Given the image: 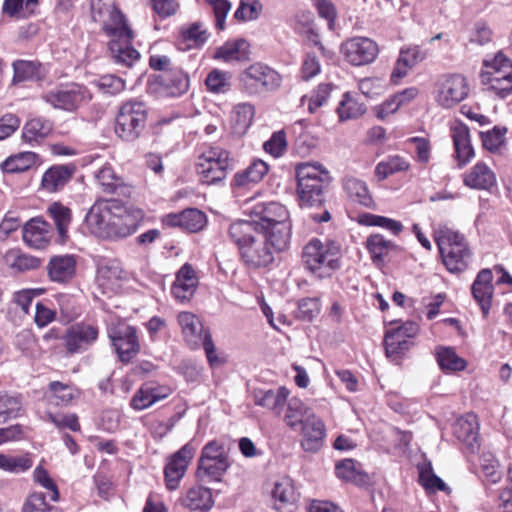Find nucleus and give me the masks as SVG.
Wrapping results in <instances>:
<instances>
[{
  "mask_svg": "<svg viewBox=\"0 0 512 512\" xmlns=\"http://www.w3.org/2000/svg\"><path fill=\"white\" fill-rule=\"evenodd\" d=\"M144 217V211L133 205L117 200H100L89 209L85 221L95 235L104 239L122 240L138 230Z\"/></svg>",
  "mask_w": 512,
  "mask_h": 512,
  "instance_id": "obj_1",
  "label": "nucleus"
},
{
  "mask_svg": "<svg viewBox=\"0 0 512 512\" xmlns=\"http://www.w3.org/2000/svg\"><path fill=\"white\" fill-rule=\"evenodd\" d=\"M229 236L238 246L244 263L252 268L267 267L274 261V251L265 240L257 223L246 220L234 222Z\"/></svg>",
  "mask_w": 512,
  "mask_h": 512,
  "instance_id": "obj_2",
  "label": "nucleus"
},
{
  "mask_svg": "<svg viewBox=\"0 0 512 512\" xmlns=\"http://www.w3.org/2000/svg\"><path fill=\"white\" fill-rule=\"evenodd\" d=\"M297 194L302 207L322 203L323 190L331 182L329 171L319 162H303L296 166Z\"/></svg>",
  "mask_w": 512,
  "mask_h": 512,
  "instance_id": "obj_3",
  "label": "nucleus"
},
{
  "mask_svg": "<svg viewBox=\"0 0 512 512\" xmlns=\"http://www.w3.org/2000/svg\"><path fill=\"white\" fill-rule=\"evenodd\" d=\"M302 260L317 277H330L341 266L340 245L335 241L313 238L304 246Z\"/></svg>",
  "mask_w": 512,
  "mask_h": 512,
  "instance_id": "obj_4",
  "label": "nucleus"
},
{
  "mask_svg": "<svg viewBox=\"0 0 512 512\" xmlns=\"http://www.w3.org/2000/svg\"><path fill=\"white\" fill-rule=\"evenodd\" d=\"M444 265L451 273L464 271L471 260V251L465 237L450 228H439L434 233Z\"/></svg>",
  "mask_w": 512,
  "mask_h": 512,
  "instance_id": "obj_5",
  "label": "nucleus"
},
{
  "mask_svg": "<svg viewBox=\"0 0 512 512\" xmlns=\"http://www.w3.org/2000/svg\"><path fill=\"white\" fill-rule=\"evenodd\" d=\"M91 15L110 40L133 38V31L114 0H91Z\"/></svg>",
  "mask_w": 512,
  "mask_h": 512,
  "instance_id": "obj_6",
  "label": "nucleus"
},
{
  "mask_svg": "<svg viewBox=\"0 0 512 512\" xmlns=\"http://www.w3.org/2000/svg\"><path fill=\"white\" fill-rule=\"evenodd\" d=\"M146 105L137 100L123 103L115 118V133L126 142L137 140L143 133L147 122Z\"/></svg>",
  "mask_w": 512,
  "mask_h": 512,
  "instance_id": "obj_7",
  "label": "nucleus"
},
{
  "mask_svg": "<svg viewBox=\"0 0 512 512\" xmlns=\"http://www.w3.org/2000/svg\"><path fill=\"white\" fill-rule=\"evenodd\" d=\"M230 467L225 445L217 440L206 443L198 461L196 476L204 483L220 482Z\"/></svg>",
  "mask_w": 512,
  "mask_h": 512,
  "instance_id": "obj_8",
  "label": "nucleus"
},
{
  "mask_svg": "<svg viewBox=\"0 0 512 512\" xmlns=\"http://www.w3.org/2000/svg\"><path fill=\"white\" fill-rule=\"evenodd\" d=\"M177 321L181 327L183 337L186 343L192 348H204L209 364L214 367L221 365L223 362L216 355L215 345L211 334L208 330H204L203 324L199 318L191 312H180Z\"/></svg>",
  "mask_w": 512,
  "mask_h": 512,
  "instance_id": "obj_9",
  "label": "nucleus"
},
{
  "mask_svg": "<svg viewBox=\"0 0 512 512\" xmlns=\"http://www.w3.org/2000/svg\"><path fill=\"white\" fill-rule=\"evenodd\" d=\"M486 71L481 73V82L487 90L494 92L500 98L512 93V62L501 52L493 59L484 60Z\"/></svg>",
  "mask_w": 512,
  "mask_h": 512,
  "instance_id": "obj_10",
  "label": "nucleus"
},
{
  "mask_svg": "<svg viewBox=\"0 0 512 512\" xmlns=\"http://www.w3.org/2000/svg\"><path fill=\"white\" fill-rule=\"evenodd\" d=\"M231 166L228 151L220 147H208L198 157L196 172L202 183L212 185L222 182Z\"/></svg>",
  "mask_w": 512,
  "mask_h": 512,
  "instance_id": "obj_11",
  "label": "nucleus"
},
{
  "mask_svg": "<svg viewBox=\"0 0 512 512\" xmlns=\"http://www.w3.org/2000/svg\"><path fill=\"white\" fill-rule=\"evenodd\" d=\"M240 84L250 95L272 92L281 86V75L262 63H254L246 68L240 76Z\"/></svg>",
  "mask_w": 512,
  "mask_h": 512,
  "instance_id": "obj_12",
  "label": "nucleus"
},
{
  "mask_svg": "<svg viewBox=\"0 0 512 512\" xmlns=\"http://www.w3.org/2000/svg\"><path fill=\"white\" fill-rule=\"evenodd\" d=\"M41 98L55 109L72 112L88 102L91 95L86 87L71 83L46 91Z\"/></svg>",
  "mask_w": 512,
  "mask_h": 512,
  "instance_id": "obj_13",
  "label": "nucleus"
},
{
  "mask_svg": "<svg viewBox=\"0 0 512 512\" xmlns=\"http://www.w3.org/2000/svg\"><path fill=\"white\" fill-rule=\"evenodd\" d=\"M419 326L415 322H405L396 328L386 330L384 346L386 356L398 361L413 346L412 339L418 334Z\"/></svg>",
  "mask_w": 512,
  "mask_h": 512,
  "instance_id": "obj_14",
  "label": "nucleus"
},
{
  "mask_svg": "<svg viewBox=\"0 0 512 512\" xmlns=\"http://www.w3.org/2000/svg\"><path fill=\"white\" fill-rule=\"evenodd\" d=\"M341 53L348 63L353 66H363L372 63L379 54L378 44L368 37H353L342 43Z\"/></svg>",
  "mask_w": 512,
  "mask_h": 512,
  "instance_id": "obj_15",
  "label": "nucleus"
},
{
  "mask_svg": "<svg viewBox=\"0 0 512 512\" xmlns=\"http://www.w3.org/2000/svg\"><path fill=\"white\" fill-rule=\"evenodd\" d=\"M196 447L186 443L177 452L172 454L164 468L165 484L168 490H176L184 477L188 464L193 459Z\"/></svg>",
  "mask_w": 512,
  "mask_h": 512,
  "instance_id": "obj_16",
  "label": "nucleus"
},
{
  "mask_svg": "<svg viewBox=\"0 0 512 512\" xmlns=\"http://www.w3.org/2000/svg\"><path fill=\"white\" fill-rule=\"evenodd\" d=\"M468 92L467 81L462 75H447L438 83L436 100L442 107L450 108L463 101Z\"/></svg>",
  "mask_w": 512,
  "mask_h": 512,
  "instance_id": "obj_17",
  "label": "nucleus"
},
{
  "mask_svg": "<svg viewBox=\"0 0 512 512\" xmlns=\"http://www.w3.org/2000/svg\"><path fill=\"white\" fill-rule=\"evenodd\" d=\"M99 335L97 326L88 323H77L69 327L64 335V343L69 353L86 351L93 345Z\"/></svg>",
  "mask_w": 512,
  "mask_h": 512,
  "instance_id": "obj_18",
  "label": "nucleus"
},
{
  "mask_svg": "<svg viewBox=\"0 0 512 512\" xmlns=\"http://www.w3.org/2000/svg\"><path fill=\"white\" fill-rule=\"evenodd\" d=\"M109 338L121 362H130L140 351L136 329L126 325L109 332Z\"/></svg>",
  "mask_w": 512,
  "mask_h": 512,
  "instance_id": "obj_19",
  "label": "nucleus"
},
{
  "mask_svg": "<svg viewBox=\"0 0 512 512\" xmlns=\"http://www.w3.org/2000/svg\"><path fill=\"white\" fill-rule=\"evenodd\" d=\"M76 267L77 260L74 255H55L46 265L47 276L51 282L67 284L75 277Z\"/></svg>",
  "mask_w": 512,
  "mask_h": 512,
  "instance_id": "obj_20",
  "label": "nucleus"
},
{
  "mask_svg": "<svg viewBox=\"0 0 512 512\" xmlns=\"http://www.w3.org/2000/svg\"><path fill=\"white\" fill-rule=\"evenodd\" d=\"M453 434L471 452H474L479 447V423L477 416L473 413H467L458 418L453 425Z\"/></svg>",
  "mask_w": 512,
  "mask_h": 512,
  "instance_id": "obj_21",
  "label": "nucleus"
},
{
  "mask_svg": "<svg viewBox=\"0 0 512 512\" xmlns=\"http://www.w3.org/2000/svg\"><path fill=\"white\" fill-rule=\"evenodd\" d=\"M427 53L417 45L404 46L400 49L399 57L391 73V80L397 83L407 76L410 69L424 61Z\"/></svg>",
  "mask_w": 512,
  "mask_h": 512,
  "instance_id": "obj_22",
  "label": "nucleus"
},
{
  "mask_svg": "<svg viewBox=\"0 0 512 512\" xmlns=\"http://www.w3.org/2000/svg\"><path fill=\"white\" fill-rule=\"evenodd\" d=\"M302 440L301 445L306 451L315 452L320 449L326 435L324 422L315 414L307 416L305 422L300 425Z\"/></svg>",
  "mask_w": 512,
  "mask_h": 512,
  "instance_id": "obj_23",
  "label": "nucleus"
},
{
  "mask_svg": "<svg viewBox=\"0 0 512 512\" xmlns=\"http://www.w3.org/2000/svg\"><path fill=\"white\" fill-rule=\"evenodd\" d=\"M254 214L259 221H254L259 226V230L269 228L270 226L289 223L290 216L286 207L277 202L261 203L254 207Z\"/></svg>",
  "mask_w": 512,
  "mask_h": 512,
  "instance_id": "obj_24",
  "label": "nucleus"
},
{
  "mask_svg": "<svg viewBox=\"0 0 512 512\" xmlns=\"http://www.w3.org/2000/svg\"><path fill=\"white\" fill-rule=\"evenodd\" d=\"M52 237L51 226L41 218H33L23 227V240L31 248H45Z\"/></svg>",
  "mask_w": 512,
  "mask_h": 512,
  "instance_id": "obj_25",
  "label": "nucleus"
},
{
  "mask_svg": "<svg viewBox=\"0 0 512 512\" xmlns=\"http://www.w3.org/2000/svg\"><path fill=\"white\" fill-rule=\"evenodd\" d=\"M169 227H180L190 232H198L206 224V216L198 209H186L178 214H169L163 219Z\"/></svg>",
  "mask_w": 512,
  "mask_h": 512,
  "instance_id": "obj_26",
  "label": "nucleus"
},
{
  "mask_svg": "<svg viewBox=\"0 0 512 512\" xmlns=\"http://www.w3.org/2000/svg\"><path fill=\"white\" fill-rule=\"evenodd\" d=\"M171 394L168 387L156 386L154 384H144L134 394L130 405L135 410H144L154 403L165 399Z\"/></svg>",
  "mask_w": 512,
  "mask_h": 512,
  "instance_id": "obj_27",
  "label": "nucleus"
},
{
  "mask_svg": "<svg viewBox=\"0 0 512 512\" xmlns=\"http://www.w3.org/2000/svg\"><path fill=\"white\" fill-rule=\"evenodd\" d=\"M451 137L453 139L458 165L463 166L475 155L471 145L469 128L462 123L456 124L451 128Z\"/></svg>",
  "mask_w": 512,
  "mask_h": 512,
  "instance_id": "obj_28",
  "label": "nucleus"
},
{
  "mask_svg": "<svg viewBox=\"0 0 512 512\" xmlns=\"http://www.w3.org/2000/svg\"><path fill=\"white\" fill-rule=\"evenodd\" d=\"M181 504L190 511L208 512L213 507L214 500L209 488L193 486L183 495Z\"/></svg>",
  "mask_w": 512,
  "mask_h": 512,
  "instance_id": "obj_29",
  "label": "nucleus"
},
{
  "mask_svg": "<svg viewBox=\"0 0 512 512\" xmlns=\"http://www.w3.org/2000/svg\"><path fill=\"white\" fill-rule=\"evenodd\" d=\"M74 171L73 165H53L43 174L41 186L50 193L57 192L70 181Z\"/></svg>",
  "mask_w": 512,
  "mask_h": 512,
  "instance_id": "obj_30",
  "label": "nucleus"
},
{
  "mask_svg": "<svg viewBox=\"0 0 512 512\" xmlns=\"http://www.w3.org/2000/svg\"><path fill=\"white\" fill-rule=\"evenodd\" d=\"M289 395V390L284 387L277 389H256L253 392L256 405L269 409L276 414H280Z\"/></svg>",
  "mask_w": 512,
  "mask_h": 512,
  "instance_id": "obj_31",
  "label": "nucleus"
},
{
  "mask_svg": "<svg viewBox=\"0 0 512 512\" xmlns=\"http://www.w3.org/2000/svg\"><path fill=\"white\" fill-rule=\"evenodd\" d=\"M496 183L495 173L484 162L476 163L465 175L464 184L467 187L487 190Z\"/></svg>",
  "mask_w": 512,
  "mask_h": 512,
  "instance_id": "obj_32",
  "label": "nucleus"
},
{
  "mask_svg": "<svg viewBox=\"0 0 512 512\" xmlns=\"http://www.w3.org/2000/svg\"><path fill=\"white\" fill-rule=\"evenodd\" d=\"M492 279L493 275L491 270L483 269L478 273L472 285L473 297L480 304L485 314L488 312L490 308L493 293V286L491 284Z\"/></svg>",
  "mask_w": 512,
  "mask_h": 512,
  "instance_id": "obj_33",
  "label": "nucleus"
},
{
  "mask_svg": "<svg viewBox=\"0 0 512 512\" xmlns=\"http://www.w3.org/2000/svg\"><path fill=\"white\" fill-rule=\"evenodd\" d=\"M249 57V43L245 39L225 42L214 53V59L224 62L244 61Z\"/></svg>",
  "mask_w": 512,
  "mask_h": 512,
  "instance_id": "obj_34",
  "label": "nucleus"
},
{
  "mask_svg": "<svg viewBox=\"0 0 512 512\" xmlns=\"http://www.w3.org/2000/svg\"><path fill=\"white\" fill-rule=\"evenodd\" d=\"M47 213L56 227L58 242L65 243L68 239V230L72 221L71 210L60 202H54L49 205Z\"/></svg>",
  "mask_w": 512,
  "mask_h": 512,
  "instance_id": "obj_35",
  "label": "nucleus"
},
{
  "mask_svg": "<svg viewBox=\"0 0 512 512\" xmlns=\"http://www.w3.org/2000/svg\"><path fill=\"white\" fill-rule=\"evenodd\" d=\"M268 172V165L262 160L253 161L246 169L234 175L232 186L247 188L260 182Z\"/></svg>",
  "mask_w": 512,
  "mask_h": 512,
  "instance_id": "obj_36",
  "label": "nucleus"
},
{
  "mask_svg": "<svg viewBox=\"0 0 512 512\" xmlns=\"http://www.w3.org/2000/svg\"><path fill=\"white\" fill-rule=\"evenodd\" d=\"M14 84L23 81H41L47 74V69L39 62L16 60L13 62Z\"/></svg>",
  "mask_w": 512,
  "mask_h": 512,
  "instance_id": "obj_37",
  "label": "nucleus"
},
{
  "mask_svg": "<svg viewBox=\"0 0 512 512\" xmlns=\"http://www.w3.org/2000/svg\"><path fill=\"white\" fill-rule=\"evenodd\" d=\"M291 222L280 225L270 226L260 229L265 235V240L269 246L276 252H282L289 247L291 240Z\"/></svg>",
  "mask_w": 512,
  "mask_h": 512,
  "instance_id": "obj_38",
  "label": "nucleus"
},
{
  "mask_svg": "<svg viewBox=\"0 0 512 512\" xmlns=\"http://www.w3.org/2000/svg\"><path fill=\"white\" fill-rule=\"evenodd\" d=\"M132 39L109 41V50L116 64L131 67L139 59V52L131 45Z\"/></svg>",
  "mask_w": 512,
  "mask_h": 512,
  "instance_id": "obj_39",
  "label": "nucleus"
},
{
  "mask_svg": "<svg viewBox=\"0 0 512 512\" xmlns=\"http://www.w3.org/2000/svg\"><path fill=\"white\" fill-rule=\"evenodd\" d=\"M98 184L103 192L109 194H124L125 185L123 179L119 177L109 164L102 166L95 174Z\"/></svg>",
  "mask_w": 512,
  "mask_h": 512,
  "instance_id": "obj_40",
  "label": "nucleus"
},
{
  "mask_svg": "<svg viewBox=\"0 0 512 512\" xmlns=\"http://www.w3.org/2000/svg\"><path fill=\"white\" fill-rule=\"evenodd\" d=\"M343 188L348 197L353 202L363 205L367 208L373 206V198L370 195L367 185L364 181L355 177H347L344 180Z\"/></svg>",
  "mask_w": 512,
  "mask_h": 512,
  "instance_id": "obj_41",
  "label": "nucleus"
},
{
  "mask_svg": "<svg viewBox=\"0 0 512 512\" xmlns=\"http://www.w3.org/2000/svg\"><path fill=\"white\" fill-rule=\"evenodd\" d=\"M8 266L17 272H28L36 270L41 266V259L26 254L17 249L9 250L5 255Z\"/></svg>",
  "mask_w": 512,
  "mask_h": 512,
  "instance_id": "obj_42",
  "label": "nucleus"
},
{
  "mask_svg": "<svg viewBox=\"0 0 512 512\" xmlns=\"http://www.w3.org/2000/svg\"><path fill=\"white\" fill-rule=\"evenodd\" d=\"M336 111L339 120L343 122L362 116L366 112V106L352 93L346 92L343 94Z\"/></svg>",
  "mask_w": 512,
  "mask_h": 512,
  "instance_id": "obj_43",
  "label": "nucleus"
},
{
  "mask_svg": "<svg viewBox=\"0 0 512 512\" xmlns=\"http://www.w3.org/2000/svg\"><path fill=\"white\" fill-rule=\"evenodd\" d=\"M78 396V390L69 384L53 381L49 384L48 401L56 406H67Z\"/></svg>",
  "mask_w": 512,
  "mask_h": 512,
  "instance_id": "obj_44",
  "label": "nucleus"
},
{
  "mask_svg": "<svg viewBox=\"0 0 512 512\" xmlns=\"http://www.w3.org/2000/svg\"><path fill=\"white\" fill-rule=\"evenodd\" d=\"M366 249L373 263L379 264L390 251L397 249V245L381 234H371L366 240Z\"/></svg>",
  "mask_w": 512,
  "mask_h": 512,
  "instance_id": "obj_45",
  "label": "nucleus"
},
{
  "mask_svg": "<svg viewBox=\"0 0 512 512\" xmlns=\"http://www.w3.org/2000/svg\"><path fill=\"white\" fill-rule=\"evenodd\" d=\"M313 414L299 398L293 397L287 402L284 421L291 429L296 430L305 422L307 416Z\"/></svg>",
  "mask_w": 512,
  "mask_h": 512,
  "instance_id": "obj_46",
  "label": "nucleus"
},
{
  "mask_svg": "<svg viewBox=\"0 0 512 512\" xmlns=\"http://www.w3.org/2000/svg\"><path fill=\"white\" fill-rule=\"evenodd\" d=\"M275 499V508L281 510L285 505L293 504L296 501V491L293 481L289 477H283L275 482L272 491Z\"/></svg>",
  "mask_w": 512,
  "mask_h": 512,
  "instance_id": "obj_47",
  "label": "nucleus"
},
{
  "mask_svg": "<svg viewBox=\"0 0 512 512\" xmlns=\"http://www.w3.org/2000/svg\"><path fill=\"white\" fill-rule=\"evenodd\" d=\"M418 470L419 482L428 493H436L437 491L450 492V488L446 483L433 472L430 462L418 466Z\"/></svg>",
  "mask_w": 512,
  "mask_h": 512,
  "instance_id": "obj_48",
  "label": "nucleus"
},
{
  "mask_svg": "<svg viewBox=\"0 0 512 512\" xmlns=\"http://www.w3.org/2000/svg\"><path fill=\"white\" fill-rule=\"evenodd\" d=\"M37 158L34 152H21L8 157L1 164V168L7 173L25 172L36 164Z\"/></svg>",
  "mask_w": 512,
  "mask_h": 512,
  "instance_id": "obj_49",
  "label": "nucleus"
},
{
  "mask_svg": "<svg viewBox=\"0 0 512 512\" xmlns=\"http://www.w3.org/2000/svg\"><path fill=\"white\" fill-rule=\"evenodd\" d=\"M336 476L343 481L354 483L358 486L366 485L369 481L368 475L355 467L352 459H345L336 464Z\"/></svg>",
  "mask_w": 512,
  "mask_h": 512,
  "instance_id": "obj_50",
  "label": "nucleus"
},
{
  "mask_svg": "<svg viewBox=\"0 0 512 512\" xmlns=\"http://www.w3.org/2000/svg\"><path fill=\"white\" fill-rule=\"evenodd\" d=\"M209 32L201 22H194L184 26L180 30V36L183 42H190L187 48L202 47L209 38Z\"/></svg>",
  "mask_w": 512,
  "mask_h": 512,
  "instance_id": "obj_51",
  "label": "nucleus"
},
{
  "mask_svg": "<svg viewBox=\"0 0 512 512\" xmlns=\"http://www.w3.org/2000/svg\"><path fill=\"white\" fill-rule=\"evenodd\" d=\"M51 131L52 123L49 120L34 118L25 124L22 137L26 142L31 143L47 137Z\"/></svg>",
  "mask_w": 512,
  "mask_h": 512,
  "instance_id": "obj_52",
  "label": "nucleus"
},
{
  "mask_svg": "<svg viewBox=\"0 0 512 512\" xmlns=\"http://www.w3.org/2000/svg\"><path fill=\"white\" fill-rule=\"evenodd\" d=\"M437 362L445 372L461 371L466 367V361L459 357L452 348L448 347L438 349Z\"/></svg>",
  "mask_w": 512,
  "mask_h": 512,
  "instance_id": "obj_53",
  "label": "nucleus"
},
{
  "mask_svg": "<svg viewBox=\"0 0 512 512\" xmlns=\"http://www.w3.org/2000/svg\"><path fill=\"white\" fill-rule=\"evenodd\" d=\"M314 16L312 12L302 10L294 17V29L301 35L307 37L315 45L319 44V36L314 29Z\"/></svg>",
  "mask_w": 512,
  "mask_h": 512,
  "instance_id": "obj_54",
  "label": "nucleus"
},
{
  "mask_svg": "<svg viewBox=\"0 0 512 512\" xmlns=\"http://www.w3.org/2000/svg\"><path fill=\"white\" fill-rule=\"evenodd\" d=\"M408 168L409 163L403 157L394 155L376 165L375 175L379 180H384L388 176L397 172L406 171Z\"/></svg>",
  "mask_w": 512,
  "mask_h": 512,
  "instance_id": "obj_55",
  "label": "nucleus"
},
{
  "mask_svg": "<svg viewBox=\"0 0 512 512\" xmlns=\"http://www.w3.org/2000/svg\"><path fill=\"white\" fill-rule=\"evenodd\" d=\"M205 85L212 93H227L231 89V74L219 69H213L207 75Z\"/></svg>",
  "mask_w": 512,
  "mask_h": 512,
  "instance_id": "obj_56",
  "label": "nucleus"
},
{
  "mask_svg": "<svg viewBox=\"0 0 512 512\" xmlns=\"http://www.w3.org/2000/svg\"><path fill=\"white\" fill-rule=\"evenodd\" d=\"M22 408L21 400L12 395L0 394V424L16 418Z\"/></svg>",
  "mask_w": 512,
  "mask_h": 512,
  "instance_id": "obj_57",
  "label": "nucleus"
},
{
  "mask_svg": "<svg viewBox=\"0 0 512 512\" xmlns=\"http://www.w3.org/2000/svg\"><path fill=\"white\" fill-rule=\"evenodd\" d=\"M32 467V460L26 456H12L0 453V469L9 473L24 472Z\"/></svg>",
  "mask_w": 512,
  "mask_h": 512,
  "instance_id": "obj_58",
  "label": "nucleus"
},
{
  "mask_svg": "<svg viewBox=\"0 0 512 512\" xmlns=\"http://www.w3.org/2000/svg\"><path fill=\"white\" fill-rule=\"evenodd\" d=\"M235 128L239 133H245L253 122L255 108L250 103H240L234 107Z\"/></svg>",
  "mask_w": 512,
  "mask_h": 512,
  "instance_id": "obj_59",
  "label": "nucleus"
},
{
  "mask_svg": "<svg viewBox=\"0 0 512 512\" xmlns=\"http://www.w3.org/2000/svg\"><path fill=\"white\" fill-rule=\"evenodd\" d=\"M37 0H4L2 12L10 17H25L31 14Z\"/></svg>",
  "mask_w": 512,
  "mask_h": 512,
  "instance_id": "obj_60",
  "label": "nucleus"
},
{
  "mask_svg": "<svg viewBox=\"0 0 512 512\" xmlns=\"http://www.w3.org/2000/svg\"><path fill=\"white\" fill-rule=\"evenodd\" d=\"M165 86L170 89L173 95H181L189 89V77L180 69H171L168 74Z\"/></svg>",
  "mask_w": 512,
  "mask_h": 512,
  "instance_id": "obj_61",
  "label": "nucleus"
},
{
  "mask_svg": "<svg viewBox=\"0 0 512 512\" xmlns=\"http://www.w3.org/2000/svg\"><path fill=\"white\" fill-rule=\"evenodd\" d=\"M507 128L502 126H495L492 130L481 132V140L484 148L489 151L498 150L505 142V134Z\"/></svg>",
  "mask_w": 512,
  "mask_h": 512,
  "instance_id": "obj_62",
  "label": "nucleus"
},
{
  "mask_svg": "<svg viewBox=\"0 0 512 512\" xmlns=\"http://www.w3.org/2000/svg\"><path fill=\"white\" fill-rule=\"evenodd\" d=\"M262 5L259 0H240L234 17L241 21H251L259 17Z\"/></svg>",
  "mask_w": 512,
  "mask_h": 512,
  "instance_id": "obj_63",
  "label": "nucleus"
},
{
  "mask_svg": "<svg viewBox=\"0 0 512 512\" xmlns=\"http://www.w3.org/2000/svg\"><path fill=\"white\" fill-rule=\"evenodd\" d=\"M24 512H60L58 508L48 505L42 492H34L27 499Z\"/></svg>",
  "mask_w": 512,
  "mask_h": 512,
  "instance_id": "obj_64",
  "label": "nucleus"
}]
</instances>
